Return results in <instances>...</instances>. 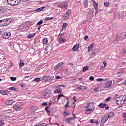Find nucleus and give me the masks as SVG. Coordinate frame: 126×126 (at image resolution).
<instances>
[{"label":"nucleus","instance_id":"1","mask_svg":"<svg viewBox=\"0 0 126 126\" xmlns=\"http://www.w3.org/2000/svg\"><path fill=\"white\" fill-rule=\"evenodd\" d=\"M95 110V104L94 103L90 102L87 104L85 110V114H91Z\"/></svg>","mask_w":126,"mask_h":126},{"label":"nucleus","instance_id":"2","mask_svg":"<svg viewBox=\"0 0 126 126\" xmlns=\"http://www.w3.org/2000/svg\"><path fill=\"white\" fill-rule=\"evenodd\" d=\"M52 94V92L49 89H46L41 94L42 98L43 99H48Z\"/></svg>","mask_w":126,"mask_h":126},{"label":"nucleus","instance_id":"3","mask_svg":"<svg viewBox=\"0 0 126 126\" xmlns=\"http://www.w3.org/2000/svg\"><path fill=\"white\" fill-rule=\"evenodd\" d=\"M11 23V19H4L0 21V26H7Z\"/></svg>","mask_w":126,"mask_h":126},{"label":"nucleus","instance_id":"4","mask_svg":"<svg viewBox=\"0 0 126 126\" xmlns=\"http://www.w3.org/2000/svg\"><path fill=\"white\" fill-rule=\"evenodd\" d=\"M21 0H7V3L9 5L11 6H16L20 3Z\"/></svg>","mask_w":126,"mask_h":126},{"label":"nucleus","instance_id":"5","mask_svg":"<svg viewBox=\"0 0 126 126\" xmlns=\"http://www.w3.org/2000/svg\"><path fill=\"white\" fill-rule=\"evenodd\" d=\"M2 36L4 39H8L11 37V33L8 31H4L2 32Z\"/></svg>","mask_w":126,"mask_h":126},{"label":"nucleus","instance_id":"6","mask_svg":"<svg viewBox=\"0 0 126 126\" xmlns=\"http://www.w3.org/2000/svg\"><path fill=\"white\" fill-rule=\"evenodd\" d=\"M71 13V11L70 10H68L67 12L64 14L63 17V19L64 20H67L69 18V14Z\"/></svg>","mask_w":126,"mask_h":126},{"label":"nucleus","instance_id":"7","mask_svg":"<svg viewBox=\"0 0 126 126\" xmlns=\"http://www.w3.org/2000/svg\"><path fill=\"white\" fill-rule=\"evenodd\" d=\"M13 108L15 111H18L22 110V106L19 104H15L13 106Z\"/></svg>","mask_w":126,"mask_h":126},{"label":"nucleus","instance_id":"8","mask_svg":"<svg viewBox=\"0 0 126 126\" xmlns=\"http://www.w3.org/2000/svg\"><path fill=\"white\" fill-rule=\"evenodd\" d=\"M75 115H74V117H73L66 118L65 119V121L67 124H71V123H72V121H75Z\"/></svg>","mask_w":126,"mask_h":126},{"label":"nucleus","instance_id":"9","mask_svg":"<svg viewBox=\"0 0 126 126\" xmlns=\"http://www.w3.org/2000/svg\"><path fill=\"white\" fill-rule=\"evenodd\" d=\"M5 103L7 106H11V105L15 103V101L12 100H7L5 101Z\"/></svg>","mask_w":126,"mask_h":126},{"label":"nucleus","instance_id":"10","mask_svg":"<svg viewBox=\"0 0 126 126\" xmlns=\"http://www.w3.org/2000/svg\"><path fill=\"white\" fill-rule=\"evenodd\" d=\"M37 110H38V107L36 106H32L30 108V111L32 112V113H35V111H37Z\"/></svg>","mask_w":126,"mask_h":126},{"label":"nucleus","instance_id":"11","mask_svg":"<svg viewBox=\"0 0 126 126\" xmlns=\"http://www.w3.org/2000/svg\"><path fill=\"white\" fill-rule=\"evenodd\" d=\"M0 93L3 95H8V94H9V91L1 90H0Z\"/></svg>","mask_w":126,"mask_h":126},{"label":"nucleus","instance_id":"12","mask_svg":"<svg viewBox=\"0 0 126 126\" xmlns=\"http://www.w3.org/2000/svg\"><path fill=\"white\" fill-rule=\"evenodd\" d=\"M54 93H62V88L60 87H56L54 90Z\"/></svg>","mask_w":126,"mask_h":126},{"label":"nucleus","instance_id":"13","mask_svg":"<svg viewBox=\"0 0 126 126\" xmlns=\"http://www.w3.org/2000/svg\"><path fill=\"white\" fill-rule=\"evenodd\" d=\"M79 49V44H78L74 45V46L72 48V50L74 52H77Z\"/></svg>","mask_w":126,"mask_h":126},{"label":"nucleus","instance_id":"14","mask_svg":"<svg viewBox=\"0 0 126 126\" xmlns=\"http://www.w3.org/2000/svg\"><path fill=\"white\" fill-rule=\"evenodd\" d=\"M111 85H112V81H108L105 84V86H104V88H105V89L109 88V87H111Z\"/></svg>","mask_w":126,"mask_h":126},{"label":"nucleus","instance_id":"15","mask_svg":"<svg viewBox=\"0 0 126 126\" xmlns=\"http://www.w3.org/2000/svg\"><path fill=\"white\" fill-rule=\"evenodd\" d=\"M93 4H94V9L96 10V11H98V3L96 2L95 0L93 1Z\"/></svg>","mask_w":126,"mask_h":126},{"label":"nucleus","instance_id":"16","mask_svg":"<svg viewBox=\"0 0 126 126\" xmlns=\"http://www.w3.org/2000/svg\"><path fill=\"white\" fill-rule=\"evenodd\" d=\"M67 25H68L67 23H64L62 25L61 31H63V30H64V29H65L66 27H67Z\"/></svg>","mask_w":126,"mask_h":126},{"label":"nucleus","instance_id":"17","mask_svg":"<svg viewBox=\"0 0 126 126\" xmlns=\"http://www.w3.org/2000/svg\"><path fill=\"white\" fill-rule=\"evenodd\" d=\"M64 41H66V39L63 38V37H60L59 39V42L60 44H62L64 42Z\"/></svg>","mask_w":126,"mask_h":126},{"label":"nucleus","instance_id":"18","mask_svg":"<svg viewBox=\"0 0 126 126\" xmlns=\"http://www.w3.org/2000/svg\"><path fill=\"white\" fill-rule=\"evenodd\" d=\"M98 107H99V108H105L107 107V104H106L105 103H101L98 105Z\"/></svg>","mask_w":126,"mask_h":126},{"label":"nucleus","instance_id":"19","mask_svg":"<svg viewBox=\"0 0 126 126\" xmlns=\"http://www.w3.org/2000/svg\"><path fill=\"white\" fill-rule=\"evenodd\" d=\"M78 90H86V86H81L80 87H78Z\"/></svg>","mask_w":126,"mask_h":126},{"label":"nucleus","instance_id":"20","mask_svg":"<svg viewBox=\"0 0 126 126\" xmlns=\"http://www.w3.org/2000/svg\"><path fill=\"white\" fill-rule=\"evenodd\" d=\"M93 46H94V43H92L90 46L88 47V52H90L92 49H93Z\"/></svg>","mask_w":126,"mask_h":126},{"label":"nucleus","instance_id":"21","mask_svg":"<svg viewBox=\"0 0 126 126\" xmlns=\"http://www.w3.org/2000/svg\"><path fill=\"white\" fill-rule=\"evenodd\" d=\"M35 36H36V33L28 35V39H31L32 38L35 37Z\"/></svg>","mask_w":126,"mask_h":126},{"label":"nucleus","instance_id":"22","mask_svg":"<svg viewBox=\"0 0 126 126\" xmlns=\"http://www.w3.org/2000/svg\"><path fill=\"white\" fill-rule=\"evenodd\" d=\"M46 6L42 7L39 8H38L36 10V12H40V11H43L44 10V8H45Z\"/></svg>","mask_w":126,"mask_h":126},{"label":"nucleus","instance_id":"23","mask_svg":"<svg viewBox=\"0 0 126 126\" xmlns=\"http://www.w3.org/2000/svg\"><path fill=\"white\" fill-rule=\"evenodd\" d=\"M108 118L107 116H105L102 119L101 122L102 123H105L107 122V121H108Z\"/></svg>","mask_w":126,"mask_h":126},{"label":"nucleus","instance_id":"24","mask_svg":"<svg viewBox=\"0 0 126 126\" xmlns=\"http://www.w3.org/2000/svg\"><path fill=\"white\" fill-rule=\"evenodd\" d=\"M124 69H121L120 71L119 72H118L116 73V75H121V74H123L124 73Z\"/></svg>","mask_w":126,"mask_h":126},{"label":"nucleus","instance_id":"25","mask_svg":"<svg viewBox=\"0 0 126 126\" xmlns=\"http://www.w3.org/2000/svg\"><path fill=\"white\" fill-rule=\"evenodd\" d=\"M34 126H47V124H45V123L40 124V123H38V124L34 125Z\"/></svg>","mask_w":126,"mask_h":126},{"label":"nucleus","instance_id":"26","mask_svg":"<svg viewBox=\"0 0 126 126\" xmlns=\"http://www.w3.org/2000/svg\"><path fill=\"white\" fill-rule=\"evenodd\" d=\"M88 0H84L83 3L84 6H88Z\"/></svg>","mask_w":126,"mask_h":126},{"label":"nucleus","instance_id":"27","mask_svg":"<svg viewBox=\"0 0 126 126\" xmlns=\"http://www.w3.org/2000/svg\"><path fill=\"white\" fill-rule=\"evenodd\" d=\"M115 116V114L113 112H110L108 114V118H113Z\"/></svg>","mask_w":126,"mask_h":126},{"label":"nucleus","instance_id":"28","mask_svg":"<svg viewBox=\"0 0 126 126\" xmlns=\"http://www.w3.org/2000/svg\"><path fill=\"white\" fill-rule=\"evenodd\" d=\"M54 80V78L52 76H48V82H51Z\"/></svg>","mask_w":126,"mask_h":126},{"label":"nucleus","instance_id":"29","mask_svg":"<svg viewBox=\"0 0 126 126\" xmlns=\"http://www.w3.org/2000/svg\"><path fill=\"white\" fill-rule=\"evenodd\" d=\"M88 69H89V66H85L83 68V72H85Z\"/></svg>","mask_w":126,"mask_h":126},{"label":"nucleus","instance_id":"30","mask_svg":"<svg viewBox=\"0 0 126 126\" xmlns=\"http://www.w3.org/2000/svg\"><path fill=\"white\" fill-rule=\"evenodd\" d=\"M47 43H48V38H44L43 40V45H46V44H47Z\"/></svg>","mask_w":126,"mask_h":126},{"label":"nucleus","instance_id":"31","mask_svg":"<svg viewBox=\"0 0 126 126\" xmlns=\"http://www.w3.org/2000/svg\"><path fill=\"white\" fill-rule=\"evenodd\" d=\"M96 52H97V49H93L92 51V56H94L95 54H96Z\"/></svg>","mask_w":126,"mask_h":126},{"label":"nucleus","instance_id":"32","mask_svg":"<svg viewBox=\"0 0 126 126\" xmlns=\"http://www.w3.org/2000/svg\"><path fill=\"white\" fill-rule=\"evenodd\" d=\"M52 19H54V17H52L50 18L49 17H47L45 18V20L46 21H49V20H52Z\"/></svg>","mask_w":126,"mask_h":126},{"label":"nucleus","instance_id":"33","mask_svg":"<svg viewBox=\"0 0 126 126\" xmlns=\"http://www.w3.org/2000/svg\"><path fill=\"white\" fill-rule=\"evenodd\" d=\"M42 80H44L45 81H47L48 82V76H44L42 77Z\"/></svg>","mask_w":126,"mask_h":126},{"label":"nucleus","instance_id":"34","mask_svg":"<svg viewBox=\"0 0 126 126\" xmlns=\"http://www.w3.org/2000/svg\"><path fill=\"white\" fill-rule=\"evenodd\" d=\"M33 81L35 82H40V81H41V78H36L34 79Z\"/></svg>","mask_w":126,"mask_h":126},{"label":"nucleus","instance_id":"35","mask_svg":"<svg viewBox=\"0 0 126 126\" xmlns=\"http://www.w3.org/2000/svg\"><path fill=\"white\" fill-rule=\"evenodd\" d=\"M126 53V49L121 50V55H125Z\"/></svg>","mask_w":126,"mask_h":126},{"label":"nucleus","instance_id":"36","mask_svg":"<svg viewBox=\"0 0 126 126\" xmlns=\"http://www.w3.org/2000/svg\"><path fill=\"white\" fill-rule=\"evenodd\" d=\"M62 97H64V95H63V94H59L57 97V100H60V98H62Z\"/></svg>","mask_w":126,"mask_h":126},{"label":"nucleus","instance_id":"37","mask_svg":"<svg viewBox=\"0 0 126 126\" xmlns=\"http://www.w3.org/2000/svg\"><path fill=\"white\" fill-rule=\"evenodd\" d=\"M67 6H68L67 4H65L64 5H62L61 6V7L62 8H66V9H67Z\"/></svg>","mask_w":126,"mask_h":126},{"label":"nucleus","instance_id":"38","mask_svg":"<svg viewBox=\"0 0 126 126\" xmlns=\"http://www.w3.org/2000/svg\"><path fill=\"white\" fill-rule=\"evenodd\" d=\"M19 65L20 66H23L24 65V63L22 60L20 61Z\"/></svg>","mask_w":126,"mask_h":126},{"label":"nucleus","instance_id":"39","mask_svg":"<svg viewBox=\"0 0 126 126\" xmlns=\"http://www.w3.org/2000/svg\"><path fill=\"white\" fill-rule=\"evenodd\" d=\"M4 125V121L3 120H0V126H3Z\"/></svg>","mask_w":126,"mask_h":126},{"label":"nucleus","instance_id":"40","mask_svg":"<svg viewBox=\"0 0 126 126\" xmlns=\"http://www.w3.org/2000/svg\"><path fill=\"white\" fill-rule=\"evenodd\" d=\"M4 9L3 8H0V14L4 12Z\"/></svg>","mask_w":126,"mask_h":126},{"label":"nucleus","instance_id":"41","mask_svg":"<svg viewBox=\"0 0 126 126\" xmlns=\"http://www.w3.org/2000/svg\"><path fill=\"white\" fill-rule=\"evenodd\" d=\"M123 102H126V95H123Z\"/></svg>","mask_w":126,"mask_h":126},{"label":"nucleus","instance_id":"42","mask_svg":"<svg viewBox=\"0 0 126 126\" xmlns=\"http://www.w3.org/2000/svg\"><path fill=\"white\" fill-rule=\"evenodd\" d=\"M64 64V63H63V62H60L57 65L58 66H62V65H63Z\"/></svg>","mask_w":126,"mask_h":126},{"label":"nucleus","instance_id":"43","mask_svg":"<svg viewBox=\"0 0 126 126\" xmlns=\"http://www.w3.org/2000/svg\"><path fill=\"white\" fill-rule=\"evenodd\" d=\"M43 24V20H41L40 21H39L37 23V25H41V24Z\"/></svg>","mask_w":126,"mask_h":126},{"label":"nucleus","instance_id":"44","mask_svg":"<svg viewBox=\"0 0 126 126\" xmlns=\"http://www.w3.org/2000/svg\"><path fill=\"white\" fill-rule=\"evenodd\" d=\"M59 68V66L58 65H56L54 67V70L56 71V70H58V69Z\"/></svg>","mask_w":126,"mask_h":126},{"label":"nucleus","instance_id":"45","mask_svg":"<svg viewBox=\"0 0 126 126\" xmlns=\"http://www.w3.org/2000/svg\"><path fill=\"white\" fill-rule=\"evenodd\" d=\"M123 95H122V96H120L119 98H118L117 99H118V100H119V101H120V102H122V101H123Z\"/></svg>","mask_w":126,"mask_h":126},{"label":"nucleus","instance_id":"46","mask_svg":"<svg viewBox=\"0 0 126 126\" xmlns=\"http://www.w3.org/2000/svg\"><path fill=\"white\" fill-rule=\"evenodd\" d=\"M10 79L12 81H15L16 80V77H11Z\"/></svg>","mask_w":126,"mask_h":126},{"label":"nucleus","instance_id":"47","mask_svg":"<svg viewBox=\"0 0 126 126\" xmlns=\"http://www.w3.org/2000/svg\"><path fill=\"white\" fill-rule=\"evenodd\" d=\"M103 63L104 64V67H107V62H106V61H104L103 62Z\"/></svg>","mask_w":126,"mask_h":126},{"label":"nucleus","instance_id":"48","mask_svg":"<svg viewBox=\"0 0 126 126\" xmlns=\"http://www.w3.org/2000/svg\"><path fill=\"white\" fill-rule=\"evenodd\" d=\"M104 5L105 6H109L110 5V3H109L108 2H105L104 3Z\"/></svg>","mask_w":126,"mask_h":126},{"label":"nucleus","instance_id":"49","mask_svg":"<svg viewBox=\"0 0 126 126\" xmlns=\"http://www.w3.org/2000/svg\"><path fill=\"white\" fill-rule=\"evenodd\" d=\"M116 104H117V105H120V104H121V101H120V100H119V99H117L116 100Z\"/></svg>","mask_w":126,"mask_h":126},{"label":"nucleus","instance_id":"50","mask_svg":"<svg viewBox=\"0 0 126 126\" xmlns=\"http://www.w3.org/2000/svg\"><path fill=\"white\" fill-rule=\"evenodd\" d=\"M89 80L91 81H93V80H94V77L93 76H90L89 77Z\"/></svg>","mask_w":126,"mask_h":126},{"label":"nucleus","instance_id":"51","mask_svg":"<svg viewBox=\"0 0 126 126\" xmlns=\"http://www.w3.org/2000/svg\"><path fill=\"white\" fill-rule=\"evenodd\" d=\"M23 27H24L23 25H20L19 27V30H21L22 29H23Z\"/></svg>","mask_w":126,"mask_h":126},{"label":"nucleus","instance_id":"52","mask_svg":"<svg viewBox=\"0 0 126 126\" xmlns=\"http://www.w3.org/2000/svg\"><path fill=\"white\" fill-rule=\"evenodd\" d=\"M122 117L124 118V119H126V112H125L123 114Z\"/></svg>","mask_w":126,"mask_h":126},{"label":"nucleus","instance_id":"53","mask_svg":"<svg viewBox=\"0 0 126 126\" xmlns=\"http://www.w3.org/2000/svg\"><path fill=\"white\" fill-rule=\"evenodd\" d=\"M97 81H99V82L101 81H102L103 80H104V79L103 78H98L96 79Z\"/></svg>","mask_w":126,"mask_h":126},{"label":"nucleus","instance_id":"54","mask_svg":"<svg viewBox=\"0 0 126 126\" xmlns=\"http://www.w3.org/2000/svg\"><path fill=\"white\" fill-rule=\"evenodd\" d=\"M69 104V101H67L66 104L64 106L65 108H67V107H68Z\"/></svg>","mask_w":126,"mask_h":126},{"label":"nucleus","instance_id":"55","mask_svg":"<svg viewBox=\"0 0 126 126\" xmlns=\"http://www.w3.org/2000/svg\"><path fill=\"white\" fill-rule=\"evenodd\" d=\"M9 90H15V88L12 87L9 88Z\"/></svg>","mask_w":126,"mask_h":126},{"label":"nucleus","instance_id":"56","mask_svg":"<svg viewBox=\"0 0 126 126\" xmlns=\"http://www.w3.org/2000/svg\"><path fill=\"white\" fill-rule=\"evenodd\" d=\"M106 68V67H105L104 66H101L100 67V69L101 70H103V69H104V68Z\"/></svg>","mask_w":126,"mask_h":126},{"label":"nucleus","instance_id":"57","mask_svg":"<svg viewBox=\"0 0 126 126\" xmlns=\"http://www.w3.org/2000/svg\"><path fill=\"white\" fill-rule=\"evenodd\" d=\"M68 115H69V113H68V112H64V116H68Z\"/></svg>","mask_w":126,"mask_h":126},{"label":"nucleus","instance_id":"58","mask_svg":"<svg viewBox=\"0 0 126 126\" xmlns=\"http://www.w3.org/2000/svg\"><path fill=\"white\" fill-rule=\"evenodd\" d=\"M87 39H88V36L86 35L84 38V40H85V41H86V40H87Z\"/></svg>","mask_w":126,"mask_h":126},{"label":"nucleus","instance_id":"59","mask_svg":"<svg viewBox=\"0 0 126 126\" xmlns=\"http://www.w3.org/2000/svg\"><path fill=\"white\" fill-rule=\"evenodd\" d=\"M110 100H111V97H108V98L106 99V101L107 102H109V101H110Z\"/></svg>","mask_w":126,"mask_h":126},{"label":"nucleus","instance_id":"60","mask_svg":"<svg viewBox=\"0 0 126 126\" xmlns=\"http://www.w3.org/2000/svg\"><path fill=\"white\" fill-rule=\"evenodd\" d=\"M48 105V103L47 102H43L42 106H47Z\"/></svg>","mask_w":126,"mask_h":126},{"label":"nucleus","instance_id":"61","mask_svg":"<svg viewBox=\"0 0 126 126\" xmlns=\"http://www.w3.org/2000/svg\"><path fill=\"white\" fill-rule=\"evenodd\" d=\"M56 79H60L61 78V77H60L59 75H57L56 77Z\"/></svg>","mask_w":126,"mask_h":126},{"label":"nucleus","instance_id":"62","mask_svg":"<svg viewBox=\"0 0 126 126\" xmlns=\"http://www.w3.org/2000/svg\"><path fill=\"white\" fill-rule=\"evenodd\" d=\"M123 123H124V124H126V118L123 120Z\"/></svg>","mask_w":126,"mask_h":126},{"label":"nucleus","instance_id":"63","mask_svg":"<svg viewBox=\"0 0 126 126\" xmlns=\"http://www.w3.org/2000/svg\"><path fill=\"white\" fill-rule=\"evenodd\" d=\"M98 90L99 89L98 88H96L94 89V91H95V92H97V91H98Z\"/></svg>","mask_w":126,"mask_h":126},{"label":"nucleus","instance_id":"64","mask_svg":"<svg viewBox=\"0 0 126 126\" xmlns=\"http://www.w3.org/2000/svg\"><path fill=\"white\" fill-rule=\"evenodd\" d=\"M21 86L22 87H24V84L23 83H21Z\"/></svg>","mask_w":126,"mask_h":126}]
</instances>
